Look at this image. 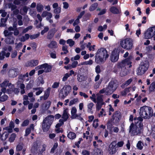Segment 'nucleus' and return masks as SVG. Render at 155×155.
Instances as JSON below:
<instances>
[{
	"instance_id": "nucleus-1",
	"label": "nucleus",
	"mask_w": 155,
	"mask_h": 155,
	"mask_svg": "<svg viewBox=\"0 0 155 155\" xmlns=\"http://www.w3.org/2000/svg\"><path fill=\"white\" fill-rule=\"evenodd\" d=\"M109 54L106 49L104 48L98 49L95 56V62L97 64H101L105 61L109 57Z\"/></svg>"
},
{
	"instance_id": "nucleus-2",
	"label": "nucleus",
	"mask_w": 155,
	"mask_h": 155,
	"mask_svg": "<svg viewBox=\"0 0 155 155\" xmlns=\"http://www.w3.org/2000/svg\"><path fill=\"white\" fill-rule=\"evenodd\" d=\"M143 129V125L142 122H137L134 124L132 123L129 129V132L131 136L138 135L140 134Z\"/></svg>"
},
{
	"instance_id": "nucleus-3",
	"label": "nucleus",
	"mask_w": 155,
	"mask_h": 155,
	"mask_svg": "<svg viewBox=\"0 0 155 155\" xmlns=\"http://www.w3.org/2000/svg\"><path fill=\"white\" fill-rule=\"evenodd\" d=\"M153 113V110L151 107L145 106L140 108L139 114L143 118L148 119L152 116Z\"/></svg>"
},
{
	"instance_id": "nucleus-4",
	"label": "nucleus",
	"mask_w": 155,
	"mask_h": 155,
	"mask_svg": "<svg viewBox=\"0 0 155 155\" xmlns=\"http://www.w3.org/2000/svg\"><path fill=\"white\" fill-rule=\"evenodd\" d=\"M121 46L124 49L129 50L131 49L133 47V40L130 38L122 39L120 41Z\"/></svg>"
},
{
	"instance_id": "nucleus-5",
	"label": "nucleus",
	"mask_w": 155,
	"mask_h": 155,
	"mask_svg": "<svg viewBox=\"0 0 155 155\" xmlns=\"http://www.w3.org/2000/svg\"><path fill=\"white\" fill-rule=\"evenodd\" d=\"M54 118L53 116L50 115L43 120L42 124V128L44 132H47L49 130Z\"/></svg>"
},
{
	"instance_id": "nucleus-6",
	"label": "nucleus",
	"mask_w": 155,
	"mask_h": 155,
	"mask_svg": "<svg viewBox=\"0 0 155 155\" xmlns=\"http://www.w3.org/2000/svg\"><path fill=\"white\" fill-rule=\"evenodd\" d=\"M71 91V87L68 85H64L60 91L59 95L60 97L64 98L70 93Z\"/></svg>"
},
{
	"instance_id": "nucleus-7",
	"label": "nucleus",
	"mask_w": 155,
	"mask_h": 155,
	"mask_svg": "<svg viewBox=\"0 0 155 155\" xmlns=\"http://www.w3.org/2000/svg\"><path fill=\"white\" fill-rule=\"evenodd\" d=\"M118 85L115 80H111L108 83L106 87L107 93L110 95L117 89Z\"/></svg>"
},
{
	"instance_id": "nucleus-8",
	"label": "nucleus",
	"mask_w": 155,
	"mask_h": 155,
	"mask_svg": "<svg viewBox=\"0 0 155 155\" xmlns=\"http://www.w3.org/2000/svg\"><path fill=\"white\" fill-rule=\"evenodd\" d=\"M121 117V114L118 111L115 112L113 114L112 118L108 121V124L111 123L117 125L120 121Z\"/></svg>"
},
{
	"instance_id": "nucleus-9",
	"label": "nucleus",
	"mask_w": 155,
	"mask_h": 155,
	"mask_svg": "<svg viewBox=\"0 0 155 155\" xmlns=\"http://www.w3.org/2000/svg\"><path fill=\"white\" fill-rule=\"evenodd\" d=\"M149 66V64L148 62L144 61L141 62L137 70V74L141 75L143 74L148 69Z\"/></svg>"
},
{
	"instance_id": "nucleus-10",
	"label": "nucleus",
	"mask_w": 155,
	"mask_h": 155,
	"mask_svg": "<svg viewBox=\"0 0 155 155\" xmlns=\"http://www.w3.org/2000/svg\"><path fill=\"white\" fill-rule=\"evenodd\" d=\"M155 35V26L148 28L144 33V38L148 39L152 38Z\"/></svg>"
},
{
	"instance_id": "nucleus-11",
	"label": "nucleus",
	"mask_w": 155,
	"mask_h": 155,
	"mask_svg": "<svg viewBox=\"0 0 155 155\" xmlns=\"http://www.w3.org/2000/svg\"><path fill=\"white\" fill-rule=\"evenodd\" d=\"M77 110L75 107H74L72 108L71 110V118L73 119H78L81 120H82L83 119L81 116V114H77Z\"/></svg>"
},
{
	"instance_id": "nucleus-12",
	"label": "nucleus",
	"mask_w": 155,
	"mask_h": 155,
	"mask_svg": "<svg viewBox=\"0 0 155 155\" xmlns=\"http://www.w3.org/2000/svg\"><path fill=\"white\" fill-rule=\"evenodd\" d=\"M38 69H42L45 72H48L51 71L52 67L47 63H45L40 65L38 66L36 68Z\"/></svg>"
},
{
	"instance_id": "nucleus-13",
	"label": "nucleus",
	"mask_w": 155,
	"mask_h": 155,
	"mask_svg": "<svg viewBox=\"0 0 155 155\" xmlns=\"http://www.w3.org/2000/svg\"><path fill=\"white\" fill-rule=\"evenodd\" d=\"M9 81L5 80L2 83L0 84V86L2 88L1 89V91H0V96L2 95V93L4 94L6 93V87L7 86H10L11 84V83H9Z\"/></svg>"
},
{
	"instance_id": "nucleus-14",
	"label": "nucleus",
	"mask_w": 155,
	"mask_h": 155,
	"mask_svg": "<svg viewBox=\"0 0 155 155\" xmlns=\"http://www.w3.org/2000/svg\"><path fill=\"white\" fill-rule=\"evenodd\" d=\"M116 142L115 141H113L111 142L109 146L108 151L109 153L112 154L115 153L117 151Z\"/></svg>"
},
{
	"instance_id": "nucleus-15",
	"label": "nucleus",
	"mask_w": 155,
	"mask_h": 155,
	"mask_svg": "<svg viewBox=\"0 0 155 155\" xmlns=\"http://www.w3.org/2000/svg\"><path fill=\"white\" fill-rule=\"evenodd\" d=\"M125 68H126V66L124 61L123 60L121 62H118L117 64L114 69L113 71L115 73H116L120 71V69Z\"/></svg>"
},
{
	"instance_id": "nucleus-16",
	"label": "nucleus",
	"mask_w": 155,
	"mask_h": 155,
	"mask_svg": "<svg viewBox=\"0 0 155 155\" xmlns=\"http://www.w3.org/2000/svg\"><path fill=\"white\" fill-rule=\"evenodd\" d=\"M111 61L113 62L117 61L119 58V54L117 51H114L112 53L110 57Z\"/></svg>"
},
{
	"instance_id": "nucleus-17",
	"label": "nucleus",
	"mask_w": 155,
	"mask_h": 155,
	"mask_svg": "<svg viewBox=\"0 0 155 155\" xmlns=\"http://www.w3.org/2000/svg\"><path fill=\"white\" fill-rule=\"evenodd\" d=\"M19 73V69L18 68H14L10 69L8 72V75L10 77L14 78L17 76Z\"/></svg>"
},
{
	"instance_id": "nucleus-18",
	"label": "nucleus",
	"mask_w": 155,
	"mask_h": 155,
	"mask_svg": "<svg viewBox=\"0 0 155 155\" xmlns=\"http://www.w3.org/2000/svg\"><path fill=\"white\" fill-rule=\"evenodd\" d=\"M38 64V61L36 60H32L28 61L25 64L26 67H34Z\"/></svg>"
},
{
	"instance_id": "nucleus-19",
	"label": "nucleus",
	"mask_w": 155,
	"mask_h": 155,
	"mask_svg": "<svg viewBox=\"0 0 155 155\" xmlns=\"http://www.w3.org/2000/svg\"><path fill=\"white\" fill-rule=\"evenodd\" d=\"M15 40V38L12 36H8L5 39V41L6 43L8 44H13Z\"/></svg>"
},
{
	"instance_id": "nucleus-20",
	"label": "nucleus",
	"mask_w": 155,
	"mask_h": 155,
	"mask_svg": "<svg viewBox=\"0 0 155 155\" xmlns=\"http://www.w3.org/2000/svg\"><path fill=\"white\" fill-rule=\"evenodd\" d=\"M133 59V57L132 56H129V57L125 59L124 60H123L124 61L125 64L126 66H129V67L130 68L131 67L132 65V60Z\"/></svg>"
},
{
	"instance_id": "nucleus-21",
	"label": "nucleus",
	"mask_w": 155,
	"mask_h": 155,
	"mask_svg": "<svg viewBox=\"0 0 155 155\" xmlns=\"http://www.w3.org/2000/svg\"><path fill=\"white\" fill-rule=\"evenodd\" d=\"M68 111L69 110L68 108L65 109L63 110L62 118L65 121H66L69 118V114L68 113Z\"/></svg>"
},
{
	"instance_id": "nucleus-22",
	"label": "nucleus",
	"mask_w": 155,
	"mask_h": 155,
	"mask_svg": "<svg viewBox=\"0 0 155 155\" xmlns=\"http://www.w3.org/2000/svg\"><path fill=\"white\" fill-rule=\"evenodd\" d=\"M48 47L51 49L56 48L58 47L57 43L55 41H51L48 45Z\"/></svg>"
},
{
	"instance_id": "nucleus-23",
	"label": "nucleus",
	"mask_w": 155,
	"mask_h": 155,
	"mask_svg": "<svg viewBox=\"0 0 155 155\" xmlns=\"http://www.w3.org/2000/svg\"><path fill=\"white\" fill-rule=\"evenodd\" d=\"M110 11L112 13L114 14H118L120 13L119 9L116 7L112 6L109 9Z\"/></svg>"
},
{
	"instance_id": "nucleus-24",
	"label": "nucleus",
	"mask_w": 155,
	"mask_h": 155,
	"mask_svg": "<svg viewBox=\"0 0 155 155\" xmlns=\"http://www.w3.org/2000/svg\"><path fill=\"white\" fill-rule=\"evenodd\" d=\"M120 75L121 77L125 76L127 75L128 73L127 70L126 68H123L120 69Z\"/></svg>"
},
{
	"instance_id": "nucleus-25",
	"label": "nucleus",
	"mask_w": 155,
	"mask_h": 155,
	"mask_svg": "<svg viewBox=\"0 0 155 155\" xmlns=\"http://www.w3.org/2000/svg\"><path fill=\"white\" fill-rule=\"evenodd\" d=\"M8 135L6 132H5L2 134H0V139L2 140H5L8 137Z\"/></svg>"
},
{
	"instance_id": "nucleus-26",
	"label": "nucleus",
	"mask_w": 155,
	"mask_h": 155,
	"mask_svg": "<svg viewBox=\"0 0 155 155\" xmlns=\"http://www.w3.org/2000/svg\"><path fill=\"white\" fill-rule=\"evenodd\" d=\"M50 92V88H48L45 91L44 96V100H46L48 97Z\"/></svg>"
},
{
	"instance_id": "nucleus-27",
	"label": "nucleus",
	"mask_w": 155,
	"mask_h": 155,
	"mask_svg": "<svg viewBox=\"0 0 155 155\" xmlns=\"http://www.w3.org/2000/svg\"><path fill=\"white\" fill-rule=\"evenodd\" d=\"M94 104L92 103L91 102L89 103L87 105V111L88 112L91 113L92 112V110L93 107L94 106Z\"/></svg>"
},
{
	"instance_id": "nucleus-28",
	"label": "nucleus",
	"mask_w": 155,
	"mask_h": 155,
	"mask_svg": "<svg viewBox=\"0 0 155 155\" xmlns=\"http://www.w3.org/2000/svg\"><path fill=\"white\" fill-rule=\"evenodd\" d=\"M149 91L150 92L155 91V81L151 84L149 88Z\"/></svg>"
},
{
	"instance_id": "nucleus-29",
	"label": "nucleus",
	"mask_w": 155,
	"mask_h": 155,
	"mask_svg": "<svg viewBox=\"0 0 155 155\" xmlns=\"http://www.w3.org/2000/svg\"><path fill=\"white\" fill-rule=\"evenodd\" d=\"M30 35L28 34H26L24 36H22L20 38V41L24 42L28 40L29 38Z\"/></svg>"
},
{
	"instance_id": "nucleus-30",
	"label": "nucleus",
	"mask_w": 155,
	"mask_h": 155,
	"mask_svg": "<svg viewBox=\"0 0 155 155\" xmlns=\"http://www.w3.org/2000/svg\"><path fill=\"white\" fill-rule=\"evenodd\" d=\"M67 136L69 139L72 140L76 138V135L74 133L70 132L68 134Z\"/></svg>"
},
{
	"instance_id": "nucleus-31",
	"label": "nucleus",
	"mask_w": 155,
	"mask_h": 155,
	"mask_svg": "<svg viewBox=\"0 0 155 155\" xmlns=\"http://www.w3.org/2000/svg\"><path fill=\"white\" fill-rule=\"evenodd\" d=\"M24 148V144L23 143H19L16 147V151L17 152L20 151Z\"/></svg>"
},
{
	"instance_id": "nucleus-32",
	"label": "nucleus",
	"mask_w": 155,
	"mask_h": 155,
	"mask_svg": "<svg viewBox=\"0 0 155 155\" xmlns=\"http://www.w3.org/2000/svg\"><path fill=\"white\" fill-rule=\"evenodd\" d=\"M8 96L5 94L0 96V101L2 102H4L8 100Z\"/></svg>"
},
{
	"instance_id": "nucleus-33",
	"label": "nucleus",
	"mask_w": 155,
	"mask_h": 155,
	"mask_svg": "<svg viewBox=\"0 0 155 155\" xmlns=\"http://www.w3.org/2000/svg\"><path fill=\"white\" fill-rule=\"evenodd\" d=\"M98 6V4L97 3H95L92 4L89 7V10L90 11H92L96 9Z\"/></svg>"
},
{
	"instance_id": "nucleus-34",
	"label": "nucleus",
	"mask_w": 155,
	"mask_h": 155,
	"mask_svg": "<svg viewBox=\"0 0 155 155\" xmlns=\"http://www.w3.org/2000/svg\"><path fill=\"white\" fill-rule=\"evenodd\" d=\"M79 102L78 99V98H75L71 100L69 102V106H71V105L77 103Z\"/></svg>"
},
{
	"instance_id": "nucleus-35",
	"label": "nucleus",
	"mask_w": 155,
	"mask_h": 155,
	"mask_svg": "<svg viewBox=\"0 0 155 155\" xmlns=\"http://www.w3.org/2000/svg\"><path fill=\"white\" fill-rule=\"evenodd\" d=\"M37 11L39 12H41L43 9V6L40 3H38L37 5Z\"/></svg>"
},
{
	"instance_id": "nucleus-36",
	"label": "nucleus",
	"mask_w": 155,
	"mask_h": 155,
	"mask_svg": "<svg viewBox=\"0 0 155 155\" xmlns=\"http://www.w3.org/2000/svg\"><path fill=\"white\" fill-rule=\"evenodd\" d=\"M27 0H15L14 2V3L16 5H18L21 3L24 4Z\"/></svg>"
},
{
	"instance_id": "nucleus-37",
	"label": "nucleus",
	"mask_w": 155,
	"mask_h": 155,
	"mask_svg": "<svg viewBox=\"0 0 155 155\" xmlns=\"http://www.w3.org/2000/svg\"><path fill=\"white\" fill-rule=\"evenodd\" d=\"M29 14L31 16L34 18L35 17L36 12L35 9H31L30 10Z\"/></svg>"
},
{
	"instance_id": "nucleus-38",
	"label": "nucleus",
	"mask_w": 155,
	"mask_h": 155,
	"mask_svg": "<svg viewBox=\"0 0 155 155\" xmlns=\"http://www.w3.org/2000/svg\"><path fill=\"white\" fill-rule=\"evenodd\" d=\"M8 18H1V23L2 27H5L6 26V22L7 21Z\"/></svg>"
},
{
	"instance_id": "nucleus-39",
	"label": "nucleus",
	"mask_w": 155,
	"mask_h": 155,
	"mask_svg": "<svg viewBox=\"0 0 155 155\" xmlns=\"http://www.w3.org/2000/svg\"><path fill=\"white\" fill-rule=\"evenodd\" d=\"M93 63V61L92 60H89V61H85L81 63V65H91Z\"/></svg>"
},
{
	"instance_id": "nucleus-40",
	"label": "nucleus",
	"mask_w": 155,
	"mask_h": 155,
	"mask_svg": "<svg viewBox=\"0 0 155 155\" xmlns=\"http://www.w3.org/2000/svg\"><path fill=\"white\" fill-rule=\"evenodd\" d=\"M4 33L5 35V36L6 37L7 36H12L13 33L12 32H11V31H9L8 30H5L4 31Z\"/></svg>"
},
{
	"instance_id": "nucleus-41",
	"label": "nucleus",
	"mask_w": 155,
	"mask_h": 155,
	"mask_svg": "<svg viewBox=\"0 0 155 155\" xmlns=\"http://www.w3.org/2000/svg\"><path fill=\"white\" fill-rule=\"evenodd\" d=\"M54 33H53L51 31L48 32V35L47 36V38L49 39H51L54 36Z\"/></svg>"
},
{
	"instance_id": "nucleus-42",
	"label": "nucleus",
	"mask_w": 155,
	"mask_h": 155,
	"mask_svg": "<svg viewBox=\"0 0 155 155\" xmlns=\"http://www.w3.org/2000/svg\"><path fill=\"white\" fill-rule=\"evenodd\" d=\"M102 151L99 149L97 148L95 150L93 155H102Z\"/></svg>"
},
{
	"instance_id": "nucleus-43",
	"label": "nucleus",
	"mask_w": 155,
	"mask_h": 155,
	"mask_svg": "<svg viewBox=\"0 0 155 155\" xmlns=\"http://www.w3.org/2000/svg\"><path fill=\"white\" fill-rule=\"evenodd\" d=\"M16 134H15L13 133L11 135L9 138V141L10 142H13L15 140Z\"/></svg>"
},
{
	"instance_id": "nucleus-44",
	"label": "nucleus",
	"mask_w": 155,
	"mask_h": 155,
	"mask_svg": "<svg viewBox=\"0 0 155 155\" xmlns=\"http://www.w3.org/2000/svg\"><path fill=\"white\" fill-rule=\"evenodd\" d=\"M25 88V85L23 84H21L20 85V88L21 89V94H23L25 93V91L24 89Z\"/></svg>"
},
{
	"instance_id": "nucleus-45",
	"label": "nucleus",
	"mask_w": 155,
	"mask_h": 155,
	"mask_svg": "<svg viewBox=\"0 0 155 155\" xmlns=\"http://www.w3.org/2000/svg\"><path fill=\"white\" fill-rule=\"evenodd\" d=\"M8 8H10L12 11L15 9L16 8V6L14 5L12 3H10L8 5Z\"/></svg>"
},
{
	"instance_id": "nucleus-46",
	"label": "nucleus",
	"mask_w": 155,
	"mask_h": 155,
	"mask_svg": "<svg viewBox=\"0 0 155 155\" xmlns=\"http://www.w3.org/2000/svg\"><path fill=\"white\" fill-rule=\"evenodd\" d=\"M67 43L69 44L70 46L72 47L74 44V41L72 39H69L67 41Z\"/></svg>"
},
{
	"instance_id": "nucleus-47",
	"label": "nucleus",
	"mask_w": 155,
	"mask_h": 155,
	"mask_svg": "<svg viewBox=\"0 0 155 155\" xmlns=\"http://www.w3.org/2000/svg\"><path fill=\"white\" fill-rule=\"evenodd\" d=\"M143 146V143L140 141H138L137 145V148L140 150L142 149Z\"/></svg>"
},
{
	"instance_id": "nucleus-48",
	"label": "nucleus",
	"mask_w": 155,
	"mask_h": 155,
	"mask_svg": "<svg viewBox=\"0 0 155 155\" xmlns=\"http://www.w3.org/2000/svg\"><path fill=\"white\" fill-rule=\"evenodd\" d=\"M68 46L66 45H64L62 47V50L64 51V54H66L68 52V51L67 50Z\"/></svg>"
},
{
	"instance_id": "nucleus-49",
	"label": "nucleus",
	"mask_w": 155,
	"mask_h": 155,
	"mask_svg": "<svg viewBox=\"0 0 155 155\" xmlns=\"http://www.w3.org/2000/svg\"><path fill=\"white\" fill-rule=\"evenodd\" d=\"M17 52L16 50H14L12 51L11 54V57L12 58H15L17 55Z\"/></svg>"
},
{
	"instance_id": "nucleus-50",
	"label": "nucleus",
	"mask_w": 155,
	"mask_h": 155,
	"mask_svg": "<svg viewBox=\"0 0 155 155\" xmlns=\"http://www.w3.org/2000/svg\"><path fill=\"white\" fill-rule=\"evenodd\" d=\"M98 119H95L93 121V126L95 128H96L98 126Z\"/></svg>"
},
{
	"instance_id": "nucleus-51",
	"label": "nucleus",
	"mask_w": 155,
	"mask_h": 155,
	"mask_svg": "<svg viewBox=\"0 0 155 155\" xmlns=\"http://www.w3.org/2000/svg\"><path fill=\"white\" fill-rule=\"evenodd\" d=\"M80 56L79 55L77 54L75 56L71 58V61H73L75 60H78L80 59Z\"/></svg>"
},
{
	"instance_id": "nucleus-52",
	"label": "nucleus",
	"mask_w": 155,
	"mask_h": 155,
	"mask_svg": "<svg viewBox=\"0 0 155 155\" xmlns=\"http://www.w3.org/2000/svg\"><path fill=\"white\" fill-rule=\"evenodd\" d=\"M29 123V120L28 119L25 120H24L22 124H21V126L22 127H25L27 126L28 125Z\"/></svg>"
},
{
	"instance_id": "nucleus-53",
	"label": "nucleus",
	"mask_w": 155,
	"mask_h": 155,
	"mask_svg": "<svg viewBox=\"0 0 155 155\" xmlns=\"http://www.w3.org/2000/svg\"><path fill=\"white\" fill-rule=\"evenodd\" d=\"M132 79L131 78H130L126 81L123 84L125 87H126L132 81Z\"/></svg>"
},
{
	"instance_id": "nucleus-54",
	"label": "nucleus",
	"mask_w": 155,
	"mask_h": 155,
	"mask_svg": "<svg viewBox=\"0 0 155 155\" xmlns=\"http://www.w3.org/2000/svg\"><path fill=\"white\" fill-rule=\"evenodd\" d=\"M1 14V16L3 17H5L7 14V12H5V10H0V14Z\"/></svg>"
},
{
	"instance_id": "nucleus-55",
	"label": "nucleus",
	"mask_w": 155,
	"mask_h": 155,
	"mask_svg": "<svg viewBox=\"0 0 155 155\" xmlns=\"http://www.w3.org/2000/svg\"><path fill=\"white\" fill-rule=\"evenodd\" d=\"M134 120L135 121V123L136 124L137 122H141L143 121V119L142 118V117H139L137 118H134Z\"/></svg>"
},
{
	"instance_id": "nucleus-56",
	"label": "nucleus",
	"mask_w": 155,
	"mask_h": 155,
	"mask_svg": "<svg viewBox=\"0 0 155 155\" xmlns=\"http://www.w3.org/2000/svg\"><path fill=\"white\" fill-rule=\"evenodd\" d=\"M39 33L33 35H31L29 37H30V38L32 40L37 38L38 37H39Z\"/></svg>"
},
{
	"instance_id": "nucleus-57",
	"label": "nucleus",
	"mask_w": 155,
	"mask_h": 155,
	"mask_svg": "<svg viewBox=\"0 0 155 155\" xmlns=\"http://www.w3.org/2000/svg\"><path fill=\"white\" fill-rule=\"evenodd\" d=\"M104 103H97V104L96 105V109L97 110H100L102 105L104 104Z\"/></svg>"
},
{
	"instance_id": "nucleus-58",
	"label": "nucleus",
	"mask_w": 155,
	"mask_h": 155,
	"mask_svg": "<svg viewBox=\"0 0 155 155\" xmlns=\"http://www.w3.org/2000/svg\"><path fill=\"white\" fill-rule=\"evenodd\" d=\"M59 82H54L52 86V87L53 88H57L59 86Z\"/></svg>"
},
{
	"instance_id": "nucleus-59",
	"label": "nucleus",
	"mask_w": 155,
	"mask_h": 155,
	"mask_svg": "<svg viewBox=\"0 0 155 155\" xmlns=\"http://www.w3.org/2000/svg\"><path fill=\"white\" fill-rule=\"evenodd\" d=\"M61 11V8L60 7L54 9V12L55 14H59Z\"/></svg>"
},
{
	"instance_id": "nucleus-60",
	"label": "nucleus",
	"mask_w": 155,
	"mask_h": 155,
	"mask_svg": "<svg viewBox=\"0 0 155 155\" xmlns=\"http://www.w3.org/2000/svg\"><path fill=\"white\" fill-rule=\"evenodd\" d=\"M111 130L114 132L116 133H118L119 130V128L116 127H113L111 128Z\"/></svg>"
},
{
	"instance_id": "nucleus-61",
	"label": "nucleus",
	"mask_w": 155,
	"mask_h": 155,
	"mask_svg": "<svg viewBox=\"0 0 155 155\" xmlns=\"http://www.w3.org/2000/svg\"><path fill=\"white\" fill-rule=\"evenodd\" d=\"M70 77V75L69 74L67 73H66L64 76L62 78V81H66L68 78Z\"/></svg>"
},
{
	"instance_id": "nucleus-62",
	"label": "nucleus",
	"mask_w": 155,
	"mask_h": 155,
	"mask_svg": "<svg viewBox=\"0 0 155 155\" xmlns=\"http://www.w3.org/2000/svg\"><path fill=\"white\" fill-rule=\"evenodd\" d=\"M105 112L103 108L102 109L101 111L99 114V117H102L103 115L105 116L106 114L105 113H104Z\"/></svg>"
},
{
	"instance_id": "nucleus-63",
	"label": "nucleus",
	"mask_w": 155,
	"mask_h": 155,
	"mask_svg": "<svg viewBox=\"0 0 155 155\" xmlns=\"http://www.w3.org/2000/svg\"><path fill=\"white\" fill-rule=\"evenodd\" d=\"M3 130H6L9 133H11L13 131L12 128L9 127H7L3 128Z\"/></svg>"
},
{
	"instance_id": "nucleus-64",
	"label": "nucleus",
	"mask_w": 155,
	"mask_h": 155,
	"mask_svg": "<svg viewBox=\"0 0 155 155\" xmlns=\"http://www.w3.org/2000/svg\"><path fill=\"white\" fill-rule=\"evenodd\" d=\"M95 72L97 74L100 73L101 71L100 66L99 65H97L95 68Z\"/></svg>"
}]
</instances>
